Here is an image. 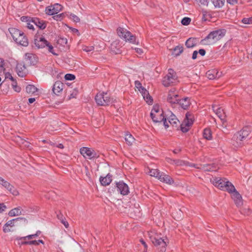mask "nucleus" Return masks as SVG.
I'll return each instance as SVG.
<instances>
[{"mask_svg":"<svg viewBox=\"0 0 252 252\" xmlns=\"http://www.w3.org/2000/svg\"><path fill=\"white\" fill-rule=\"evenodd\" d=\"M211 181L215 186L221 190L231 193V197L237 206L242 205V197L241 194L236 190L233 185L226 178L215 177L211 179Z\"/></svg>","mask_w":252,"mask_h":252,"instance_id":"obj_1","label":"nucleus"},{"mask_svg":"<svg viewBox=\"0 0 252 252\" xmlns=\"http://www.w3.org/2000/svg\"><path fill=\"white\" fill-rule=\"evenodd\" d=\"M226 33V30L220 29L211 32L205 38L201 41L203 45H210L216 43L222 38Z\"/></svg>","mask_w":252,"mask_h":252,"instance_id":"obj_2","label":"nucleus"},{"mask_svg":"<svg viewBox=\"0 0 252 252\" xmlns=\"http://www.w3.org/2000/svg\"><path fill=\"white\" fill-rule=\"evenodd\" d=\"M250 131L246 127L235 133L231 140L232 144L236 148L242 147L244 144V141L249 135Z\"/></svg>","mask_w":252,"mask_h":252,"instance_id":"obj_3","label":"nucleus"},{"mask_svg":"<svg viewBox=\"0 0 252 252\" xmlns=\"http://www.w3.org/2000/svg\"><path fill=\"white\" fill-rule=\"evenodd\" d=\"M151 117L153 121L156 123L163 122V125L167 128L169 127L168 122L163 114L162 110L160 111L158 106H154L151 112Z\"/></svg>","mask_w":252,"mask_h":252,"instance_id":"obj_4","label":"nucleus"},{"mask_svg":"<svg viewBox=\"0 0 252 252\" xmlns=\"http://www.w3.org/2000/svg\"><path fill=\"white\" fill-rule=\"evenodd\" d=\"M176 73L173 69L170 68L168 70L167 74L163 78L162 82L165 87L175 85L178 82Z\"/></svg>","mask_w":252,"mask_h":252,"instance_id":"obj_5","label":"nucleus"},{"mask_svg":"<svg viewBox=\"0 0 252 252\" xmlns=\"http://www.w3.org/2000/svg\"><path fill=\"white\" fill-rule=\"evenodd\" d=\"M80 153L85 158L90 160L99 158L98 151L88 147H84L80 148Z\"/></svg>","mask_w":252,"mask_h":252,"instance_id":"obj_6","label":"nucleus"},{"mask_svg":"<svg viewBox=\"0 0 252 252\" xmlns=\"http://www.w3.org/2000/svg\"><path fill=\"white\" fill-rule=\"evenodd\" d=\"M117 33L120 37L124 38L126 41H128L129 42L134 44L138 43L136 40V37L126 29L120 28L117 30Z\"/></svg>","mask_w":252,"mask_h":252,"instance_id":"obj_7","label":"nucleus"},{"mask_svg":"<svg viewBox=\"0 0 252 252\" xmlns=\"http://www.w3.org/2000/svg\"><path fill=\"white\" fill-rule=\"evenodd\" d=\"M95 100L96 103L100 106L108 105L112 102V99L109 95L104 92L97 94L95 97Z\"/></svg>","mask_w":252,"mask_h":252,"instance_id":"obj_8","label":"nucleus"},{"mask_svg":"<svg viewBox=\"0 0 252 252\" xmlns=\"http://www.w3.org/2000/svg\"><path fill=\"white\" fill-rule=\"evenodd\" d=\"M20 221L24 224H27L28 223L27 220L25 218H17L16 219H13L8 221L4 225L3 227V231L8 232L11 231L9 227H12L14 226L15 222Z\"/></svg>","mask_w":252,"mask_h":252,"instance_id":"obj_9","label":"nucleus"},{"mask_svg":"<svg viewBox=\"0 0 252 252\" xmlns=\"http://www.w3.org/2000/svg\"><path fill=\"white\" fill-rule=\"evenodd\" d=\"M152 243L156 247H158L160 251L162 252H165L166 251V247L167 246V242L165 240L158 237H151Z\"/></svg>","mask_w":252,"mask_h":252,"instance_id":"obj_10","label":"nucleus"},{"mask_svg":"<svg viewBox=\"0 0 252 252\" xmlns=\"http://www.w3.org/2000/svg\"><path fill=\"white\" fill-rule=\"evenodd\" d=\"M62 9V6L59 3H55L53 5L47 7L45 9V12L49 15H53L57 14L61 11Z\"/></svg>","mask_w":252,"mask_h":252,"instance_id":"obj_11","label":"nucleus"},{"mask_svg":"<svg viewBox=\"0 0 252 252\" xmlns=\"http://www.w3.org/2000/svg\"><path fill=\"white\" fill-rule=\"evenodd\" d=\"M34 44L38 48H42L48 45V41L43 37L35 35L34 39Z\"/></svg>","mask_w":252,"mask_h":252,"instance_id":"obj_12","label":"nucleus"},{"mask_svg":"<svg viewBox=\"0 0 252 252\" xmlns=\"http://www.w3.org/2000/svg\"><path fill=\"white\" fill-rule=\"evenodd\" d=\"M167 100L171 104H175L177 103L179 100V98L178 94L175 92V90H171L169 91Z\"/></svg>","mask_w":252,"mask_h":252,"instance_id":"obj_13","label":"nucleus"},{"mask_svg":"<svg viewBox=\"0 0 252 252\" xmlns=\"http://www.w3.org/2000/svg\"><path fill=\"white\" fill-rule=\"evenodd\" d=\"M117 190L123 195H127L129 191L128 186L124 182H119L116 184Z\"/></svg>","mask_w":252,"mask_h":252,"instance_id":"obj_14","label":"nucleus"},{"mask_svg":"<svg viewBox=\"0 0 252 252\" xmlns=\"http://www.w3.org/2000/svg\"><path fill=\"white\" fill-rule=\"evenodd\" d=\"M212 108L213 111L215 112L218 117L220 119L222 124H224V123L226 122V115L224 112L223 109L221 107L216 109V107L214 106H212Z\"/></svg>","mask_w":252,"mask_h":252,"instance_id":"obj_15","label":"nucleus"},{"mask_svg":"<svg viewBox=\"0 0 252 252\" xmlns=\"http://www.w3.org/2000/svg\"><path fill=\"white\" fill-rule=\"evenodd\" d=\"M64 86V84L61 81H56L53 85L52 91L55 94L59 95L63 91Z\"/></svg>","mask_w":252,"mask_h":252,"instance_id":"obj_16","label":"nucleus"},{"mask_svg":"<svg viewBox=\"0 0 252 252\" xmlns=\"http://www.w3.org/2000/svg\"><path fill=\"white\" fill-rule=\"evenodd\" d=\"M158 180L165 183L171 185L174 183L173 179L168 175L163 172H161L159 176Z\"/></svg>","mask_w":252,"mask_h":252,"instance_id":"obj_17","label":"nucleus"},{"mask_svg":"<svg viewBox=\"0 0 252 252\" xmlns=\"http://www.w3.org/2000/svg\"><path fill=\"white\" fill-rule=\"evenodd\" d=\"M25 60L30 65H34L37 62L36 56L32 53H27L25 54Z\"/></svg>","mask_w":252,"mask_h":252,"instance_id":"obj_18","label":"nucleus"},{"mask_svg":"<svg viewBox=\"0 0 252 252\" xmlns=\"http://www.w3.org/2000/svg\"><path fill=\"white\" fill-rule=\"evenodd\" d=\"M197 168H200L205 171H217L218 168L214 163L201 165L200 167Z\"/></svg>","mask_w":252,"mask_h":252,"instance_id":"obj_19","label":"nucleus"},{"mask_svg":"<svg viewBox=\"0 0 252 252\" xmlns=\"http://www.w3.org/2000/svg\"><path fill=\"white\" fill-rule=\"evenodd\" d=\"M16 69L19 76L23 77L26 76V67L24 64L18 63L16 65Z\"/></svg>","mask_w":252,"mask_h":252,"instance_id":"obj_20","label":"nucleus"},{"mask_svg":"<svg viewBox=\"0 0 252 252\" xmlns=\"http://www.w3.org/2000/svg\"><path fill=\"white\" fill-rule=\"evenodd\" d=\"M15 42L18 44L25 47L27 46L29 44L28 39L23 32Z\"/></svg>","mask_w":252,"mask_h":252,"instance_id":"obj_21","label":"nucleus"},{"mask_svg":"<svg viewBox=\"0 0 252 252\" xmlns=\"http://www.w3.org/2000/svg\"><path fill=\"white\" fill-rule=\"evenodd\" d=\"M32 23L41 30H43L46 27V23L43 20H41L36 17L32 18Z\"/></svg>","mask_w":252,"mask_h":252,"instance_id":"obj_22","label":"nucleus"},{"mask_svg":"<svg viewBox=\"0 0 252 252\" xmlns=\"http://www.w3.org/2000/svg\"><path fill=\"white\" fill-rule=\"evenodd\" d=\"M9 31L15 41H16L22 33V32L15 28H10Z\"/></svg>","mask_w":252,"mask_h":252,"instance_id":"obj_23","label":"nucleus"},{"mask_svg":"<svg viewBox=\"0 0 252 252\" xmlns=\"http://www.w3.org/2000/svg\"><path fill=\"white\" fill-rule=\"evenodd\" d=\"M177 104H179L184 109H187L190 105V102L188 97H185L182 99H179Z\"/></svg>","mask_w":252,"mask_h":252,"instance_id":"obj_24","label":"nucleus"},{"mask_svg":"<svg viewBox=\"0 0 252 252\" xmlns=\"http://www.w3.org/2000/svg\"><path fill=\"white\" fill-rule=\"evenodd\" d=\"M99 180L102 185L107 186L112 182V176L108 174L105 177H101Z\"/></svg>","mask_w":252,"mask_h":252,"instance_id":"obj_25","label":"nucleus"},{"mask_svg":"<svg viewBox=\"0 0 252 252\" xmlns=\"http://www.w3.org/2000/svg\"><path fill=\"white\" fill-rule=\"evenodd\" d=\"M22 211L23 210L22 209V208L21 207H16L11 210L8 213V215L10 217H14L20 215L22 214Z\"/></svg>","mask_w":252,"mask_h":252,"instance_id":"obj_26","label":"nucleus"},{"mask_svg":"<svg viewBox=\"0 0 252 252\" xmlns=\"http://www.w3.org/2000/svg\"><path fill=\"white\" fill-rule=\"evenodd\" d=\"M168 162L172 164H175L177 166H182L185 164L186 162L185 161L180 159H172L168 158L167 159Z\"/></svg>","mask_w":252,"mask_h":252,"instance_id":"obj_27","label":"nucleus"},{"mask_svg":"<svg viewBox=\"0 0 252 252\" xmlns=\"http://www.w3.org/2000/svg\"><path fill=\"white\" fill-rule=\"evenodd\" d=\"M206 76L210 80L216 79V77H219V76H217V70L208 71L206 73Z\"/></svg>","mask_w":252,"mask_h":252,"instance_id":"obj_28","label":"nucleus"},{"mask_svg":"<svg viewBox=\"0 0 252 252\" xmlns=\"http://www.w3.org/2000/svg\"><path fill=\"white\" fill-rule=\"evenodd\" d=\"M125 140L126 143L130 146L134 142L135 139L131 134L126 133L125 134Z\"/></svg>","mask_w":252,"mask_h":252,"instance_id":"obj_29","label":"nucleus"},{"mask_svg":"<svg viewBox=\"0 0 252 252\" xmlns=\"http://www.w3.org/2000/svg\"><path fill=\"white\" fill-rule=\"evenodd\" d=\"M183 47L182 46H177L175 47L172 53L175 56H179L183 52Z\"/></svg>","mask_w":252,"mask_h":252,"instance_id":"obj_30","label":"nucleus"},{"mask_svg":"<svg viewBox=\"0 0 252 252\" xmlns=\"http://www.w3.org/2000/svg\"><path fill=\"white\" fill-rule=\"evenodd\" d=\"M203 137L207 140H211L212 138V132L210 128H205L203 131Z\"/></svg>","mask_w":252,"mask_h":252,"instance_id":"obj_31","label":"nucleus"},{"mask_svg":"<svg viewBox=\"0 0 252 252\" xmlns=\"http://www.w3.org/2000/svg\"><path fill=\"white\" fill-rule=\"evenodd\" d=\"M196 39L194 38H189L186 42V46L188 48H192L195 46Z\"/></svg>","mask_w":252,"mask_h":252,"instance_id":"obj_32","label":"nucleus"},{"mask_svg":"<svg viewBox=\"0 0 252 252\" xmlns=\"http://www.w3.org/2000/svg\"><path fill=\"white\" fill-rule=\"evenodd\" d=\"M161 172L157 169H150L149 173L150 176L155 177L158 179Z\"/></svg>","mask_w":252,"mask_h":252,"instance_id":"obj_33","label":"nucleus"},{"mask_svg":"<svg viewBox=\"0 0 252 252\" xmlns=\"http://www.w3.org/2000/svg\"><path fill=\"white\" fill-rule=\"evenodd\" d=\"M186 118L187 120V122H185V123H186V125L191 126L193 123V115L190 113L188 112L186 115Z\"/></svg>","mask_w":252,"mask_h":252,"instance_id":"obj_34","label":"nucleus"},{"mask_svg":"<svg viewBox=\"0 0 252 252\" xmlns=\"http://www.w3.org/2000/svg\"><path fill=\"white\" fill-rule=\"evenodd\" d=\"M212 2L215 7H222L225 3V0H212Z\"/></svg>","mask_w":252,"mask_h":252,"instance_id":"obj_35","label":"nucleus"},{"mask_svg":"<svg viewBox=\"0 0 252 252\" xmlns=\"http://www.w3.org/2000/svg\"><path fill=\"white\" fill-rule=\"evenodd\" d=\"M26 91L29 94H33L36 92L37 88L32 85H29L26 87Z\"/></svg>","mask_w":252,"mask_h":252,"instance_id":"obj_36","label":"nucleus"},{"mask_svg":"<svg viewBox=\"0 0 252 252\" xmlns=\"http://www.w3.org/2000/svg\"><path fill=\"white\" fill-rule=\"evenodd\" d=\"M6 189L13 195L17 196L19 194V192L11 184Z\"/></svg>","mask_w":252,"mask_h":252,"instance_id":"obj_37","label":"nucleus"},{"mask_svg":"<svg viewBox=\"0 0 252 252\" xmlns=\"http://www.w3.org/2000/svg\"><path fill=\"white\" fill-rule=\"evenodd\" d=\"M6 189L13 195L17 196L19 194V192L11 184Z\"/></svg>","mask_w":252,"mask_h":252,"instance_id":"obj_38","label":"nucleus"},{"mask_svg":"<svg viewBox=\"0 0 252 252\" xmlns=\"http://www.w3.org/2000/svg\"><path fill=\"white\" fill-rule=\"evenodd\" d=\"M6 189L13 195L17 196L19 194V192L11 184Z\"/></svg>","mask_w":252,"mask_h":252,"instance_id":"obj_39","label":"nucleus"},{"mask_svg":"<svg viewBox=\"0 0 252 252\" xmlns=\"http://www.w3.org/2000/svg\"><path fill=\"white\" fill-rule=\"evenodd\" d=\"M117 45V42H114L111 44L110 48L112 52L115 54H119L120 53V50L119 49L116 48Z\"/></svg>","mask_w":252,"mask_h":252,"instance_id":"obj_40","label":"nucleus"},{"mask_svg":"<svg viewBox=\"0 0 252 252\" xmlns=\"http://www.w3.org/2000/svg\"><path fill=\"white\" fill-rule=\"evenodd\" d=\"M0 184L1 185L6 189L10 187L11 185L9 182L4 180L2 177H0Z\"/></svg>","mask_w":252,"mask_h":252,"instance_id":"obj_41","label":"nucleus"},{"mask_svg":"<svg viewBox=\"0 0 252 252\" xmlns=\"http://www.w3.org/2000/svg\"><path fill=\"white\" fill-rule=\"evenodd\" d=\"M165 117L166 118V121H167V120L168 121L171 120V119H176V116L173 114L172 112L171 111H169L165 115Z\"/></svg>","mask_w":252,"mask_h":252,"instance_id":"obj_42","label":"nucleus"},{"mask_svg":"<svg viewBox=\"0 0 252 252\" xmlns=\"http://www.w3.org/2000/svg\"><path fill=\"white\" fill-rule=\"evenodd\" d=\"M38 236V234H32V235H29L28 236H25V237H22L20 238L19 239H17L19 240H26L28 239H32L34 238H35Z\"/></svg>","mask_w":252,"mask_h":252,"instance_id":"obj_43","label":"nucleus"},{"mask_svg":"<svg viewBox=\"0 0 252 252\" xmlns=\"http://www.w3.org/2000/svg\"><path fill=\"white\" fill-rule=\"evenodd\" d=\"M71 93L68 96V99H70L71 98H75L78 94V91L77 89H73L72 92L70 91Z\"/></svg>","mask_w":252,"mask_h":252,"instance_id":"obj_44","label":"nucleus"},{"mask_svg":"<svg viewBox=\"0 0 252 252\" xmlns=\"http://www.w3.org/2000/svg\"><path fill=\"white\" fill-rule=\"evenodd\" d=\"M168 123L170 124L173 126L177 127L178 124L179 123V120L176 119H171V120L168 121Z\"/></svg>","mask_w":252,"mask_h":252,"instance_id":"obj_45","label":"nucleus"},{"mask_svg":"<svg viewBox=\"0 0 252 252\" xmlns=\"http://www.w3.org/2000/svg\"><path fill=\"white\" fill-rule=\"evenodd\" d=\"M12 86L13 88V89L16 92H20L21 91V88L17 86V83L16 80H14V81H12Z\"/></svg>","mask_w":252,"mask_h":252,"instance_id":"obj_46","label":"nucleus"},{"mask_svg":"<svg viewBox=\"0 0 252 252\" xmlns=\"http://www.w3.org/2000/svg\"><path fill=\"white\" fill-rule=\"evenodd\" d=\"M190 21H191L190 18H189V17H184L182 20L181 23L183 25L187 26L189 24Z\"/></svg>","mask_w":252,"mask_h":252,"instance_id":"obj_47","label":"nucleus"},{"mask_svg":"<svg viewBox=\"0 0 252 252\" xmlns=\"http://www.w3.org/2000/svg\"><path fill=\"white\" fill-rule=\"evenodd\" d=\"M21 21L26 23L32 22V18L28 16H22L20 18Z\"/></svg>","mask_w":252,"mask_h":252,"instance_id":"obj_48","label":"nucleus"},{"mask_svg":"<svg viewBox=\"0 0 252 252\" xmlns=\"http://www.w3.org/2000/svg\"><path fill=\"white\" fill-rule=\"evenodd\" d=\"M185 123V126L183 124L181 125V130L183 132H187L189 131V127L190 126H187V125H186V123Z\"/></svg>","mask_w":252,"mask_h":252,"instance_id":"obj_49","label":"nucleus"},{"mask_svg":"<svg viewBox=\"0 0 252 252\" xmlns=\"http://www.w3.org/2000/svg\"><path fill=\"white\" fill-rule=\"evenodd\" d=\"M242 22L245 24H252V17L248 18H243L242 20Z\"/></svg>","mask_w":252,"mask_h":252,"instance_id":"obj_50","label":"nucleus"},{"mask_svg":"<svg viewBox=\"0 0 252 252\" xmlns=\"http://www.w3.org/2000/svg\"><path fill=\"white\" fill-rule=\"evenodd\" d=\"M70 18L76 23L80 22V18L74 14L70 15Z\"/></svg>","mask_w":252,"mask_h":252,"instance_id":"obj_51","label":"nucleus"},{"mask_svg":"<svg viewBox=\"0 0 252 252\" xmlns=\"http://www.w3.org/2000/svg\"><path fill=\"white\" fill-rule=\"evenodd\" d=\"M64 78L66 80H73L75 79V76L71 74H66L64 76Z\"/></svg>","mask_w":252,"mask_h":252,"instance_id":"obj_52","label":"nucleus"},{"mask_svg":"<svg viewBox=\"0 0 252 252\" xmlns=\"http://www.w3.org/2000/svg\"><path fill=\"white\" fill-rule=\"evenodd\" d=\"M46 46L48 47L49 52H50V53H51L52 54H53L54 55H57L56 53H55L54 52L53 46L52 45H51L49 42H48V45H46Z\"/></svg>","mask_w":252,"mask_h":252,"instance_id":"obj_53","label":"nucleus"},{"mask_svg":"<svg viewBox=\"0 0 252 252\" xmlns=\"http://www.w3.org/2000/svg\"><path fill=\"white\" fill-rule=\"evenodd\" d=\"M139 92L141 93L143 97H145L146 96H148L149 94L148 91L144 88L141 89V90H139Z\"/></svg>","mask_w":252,"mask_h":252,"instance_id":"obj_54","label":"nucleus"},{"mask_svg":"<svg viewBox=\"0 0 252 252\" xmlns=\"http://www.w3.org/2000/svg\"><path fill=\"white\" fill-rule=\"evenodd\" d=\"M63 14L62 13V14H58V15H54L53 18L54 20H57V21H61L63 19Z\"/></svg>","mask_w":252,"mask_h":252,"instance_id":"obj_55","label":"nucleus"},{"mask_svg":"<svg viewBox=\"0 0 252 252\" xmlns=\"http://www.w3.org/2000/svg\"><path fill=\"white\" fill-rule=\"evenodd\" d=\"M143 98L149 104H151L153 102V99L152 98V97L149 95V94L148 96H146L145 97H143Z\"/></svg>","mask_w":252,"mask_h":252,"instance_id":"obj_56","label":"nucleus"},{"mask_svg":"<svg viewBox=\"0 0 252 252\" xmlns=\"http://www.w3.org/2000/svg\"><path fill=\"white\" fill-rule=\"evenodd\" d=\"M94 49V48L93 46H91V47L85 46V47H83V48H82L83 51L87 52H90V51L93 50Z\"/></svg>","mask_w":252,"mask_h":252,"instance_id":"obj_57","label":"nucleus"},{"mask_svg":"<svg viewBox=\"0 0 252 252\" xmlns=\"http://www.w3.org/2000/svg\"><path fill=\"white\" fill-rule=\"evenodd\" d=\"M135 85L139 91V90H141V89L143 88V87L142 86L141 83L138 81H135Z\"/></svg>","mask_w":252,"mask_h":252,"instance_id":"obj_58","label":"nucleus"},{"mask_svg":"<svg viewBox=\"0 0 252 252\" xmlns=\"http://www.w3.org/2000/svg\"><path fill=\"white\" fill-rule=\"evenodd\" d=\"M26 27L30 30L34 29L33 24L32 23V22H28L26 24Z\"/></svg>","mask_w":252,"mask_h":252,"instance_id":"obj_59","label":"nucleus"},{"mask_svg":"<svg viewBox=\"0 0 252 252\" xmlns=\"http://www.w3.org/2000/svg\"><path fill=\"white\" fill-rule=\"evenodd\" d=\"M196 1L203 5H207L208 3V0H196Z\"/></svg>","mask_w":252,"mask_h":252,"instance_id":"obj_60","label":"nucleus"},{"mask_svg":"<svg viewBox=\"0 0 252 252\" xmlns=\"http://www.w3.org/2000/svg\"><path fill=\"white\" fill-rule=\"evenodd\" d=\"M227 2L231 5H235L238 3V0H226Z\"/></svg>","mask_w":252,"mask_h":252,"instance_id":"obj_61","label":"nucleus"},{"mask_svg":"<svg viewBox=\"0 0 252 252\" xmlns=\"http://www.w3.org/2000/svg\"><path fill=\"white\" fill-rule=\"evenodd\" d=\"M60 220L66 228H67L68 227L69 224L67 222V221H65V218H63L62 220Z\"/></svg>","mask_w":252,"mask_h":252,"instance_id":"obj_62","label":"nucleus"},{"mask_svg":"<svg viewBox=\"0 0 252 252\" xmlns=\"http://www.w3.org/2000/svg\"><path fill=\"white\" fill-rule=\"evenodd\" d=\"M5 78H9V79H10L12 81H14V80H15L14 79V78L12 77V76L11 75V74L9 73H7L5 74Z\"/></svg>","mask_w":252,"mask_h":252,"instance_id":"obj_63","label":"nucleus"},{"mask_svg":"<svg viewBox=\"0 0 252 252\" xmlns=\"http://www.w3.org/2000/svg\"><path fill=\"white\" fill-rule=\"evenodd\" d=\"M6 207L3 203H0V212H3L6 209Z\"/></svg>","mask_w":252,"mask_h":252,"instance_id":"obj_64","label":"nucleus"}]
</instances>
